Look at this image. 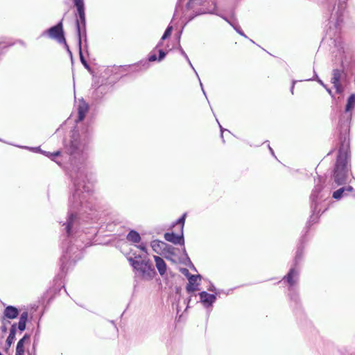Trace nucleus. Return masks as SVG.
I'll list each match as a JSON object with an SVG mask.
<instances>
[{
    "label": "nucleus",
    "mask_w": 355,
    "mask_h": 355,
    "mask_svg": "<svg viewBox=\"0 0 355 355\" xmlns=\"http://www.w3.org/2000/svg\"><path fill=\"white\" fill-rule=\"evenodd\" d=\"M9 319H6V326L8 327V325L10 324V322L8 320Z\"/></svg>",
    "instance_id": "nucleus-38"
},
{
    "label": "nucleus",
    "mask_w": 355,
    "mask_h": 355,
    "mask_svg": "<svg viewBox=\"0 0 355 355\" xmlns=\"http://www.w3.org/2000/svg\"><path fill=\"white\" fill-rule=\"evenodd\" d=\"M0 355H2V354L0 352Z\"/></svg>",
    "instance_id": "nucleus-42"
},
{
    "label": "nucleus",
    "mask_w": 355,
    "mask_h": 355,
    "mask_svg": "<svg viewBox=\"0 0 355 355\" xmlns=\"http://www.w3.org/2000/svg\"><path fill=\"white\" fill-rule=\"evenodd\" d=\"M201 280L200 275H189V283L186 287L188 293L194 292L198 290V286Z\"/></svg>",
    "instance_id": "nucleus-8"
},
{
    "label": "nucleus",
    "mask_w": 355,
    "mask_h": 355,
    "mask_svg": "<svg viewBox=\"0 0 355 355\" xmlns=\"http://www.w3.org/2000/svg\"><path fill=\"white\" fill-rule=\"evenodd\" d=\"M299 272L295 268H291L288 274L284 277L288 284L292 286H294L298 279Z\"/></svg>",
    "instance_id": "nucleus-15"
},
{
    "label": "nucleus",
    "mask_w": 355,
    "mask_h": 355,
    "mask_svg": "<svg viewBox=\"0 0 355 355\" xmlns=\"http://www.w3.org/2000/svg\"><path fill=\"white\" fill-rule=\"evenodd\" d=\"M355 107V94H352L347 99L345 111L346 113L350 112Z\"/></svg>",
    "instance_id": "nucleus-21"
},
{
    "label": "nucleus",
    "mask_w": 355,
    "mask_h": 355,
    "mask_svg": "<svg viewBox=\"0 0 355 355\" xmlns=\"http://www.w3.org/2000/svg\"><path fill=\"white\" fill-rule=\"evenodd\" d=\"M30 336L25 334L21 339H20L17 345L15 355H24V345L26 342H28Z\"/></svg>",
    "instance_id": "nucleus-14"
},
{
    "label": "nucleus",
    "mask_w": 355,
    "mask_h": 355,
    "mask_svg": "<svg viewBox=\"0 0 355 355\" xmlns=\"http://www.w3.org/2000/svg\"><path fill=\"white\" fill-rule=\"evenodd\" d=\"M349 142L346 137L339 149L334 171V180L338 185L344 184L350 170Z\"/></svg>",
    "instance_id": "nucleus-2"
},
{
    "label": "nucleus",
    "mask_w": 355,
    "mask_h": 355,
    "mask_svg": "<svg viewBox=\"0 0 355 355\" xmlns=\"http://www.w3.org/2000/svg\"><path fill=\"white\" fill-rule=\"evenodd\" d=\"M199 295L200 302L206 307L211 306L216 299L214 295L209 294L205 291L200 293Z\"/></svg>",
    "instance_id": "nucleus-11"
},
{
    "label": "nucleus",
    "mask_w": 355,
    "mask_h": 355,
    "mask_svg": "<svg viewBox=\"0 0 355 355\" xmlns=\"http://www.w3.org/2000/svg\"><path fill=\"white\" fill-rule=\"evenodd\" d=\"M233 26V28L241 35L246 37V36L244 35V33L240 30V28L239 26V24H231Z\"/></svg>",
    "instance_id": "nucleus-26"
},
{
    "label": "nucleus",
    "mask_w": 355,
    "mask_h": 355,
    "mask_svg": "<svg viewBox=\"0 0 355 355\" xmlns=\"http://www.w3.org/2000/svg\"><path fill=\"white\" fill-rule=\"evenodd\" d=\"M220 128L221 135L223 136V132H224L225 130V129H223L220 125Z\"/></svg>",
    "instance_id": "nucleus-36"
},
{
    "label": "nucleus",
    "mask_w": 355,
    "mask_h": 355,
    "mask_svg": "<svg viewBox=\"0 0 355 355\" xmlns=\"http://www.w3.org/2000/svg\"><path fill=\"white\" fill-rule=\"evenodd\" d=\"M151 247L153 250L158 254L166 249L168 252L172 253V250H174L172 246H168L165 243L159 241H153L151 243Z\"/></svg>",
    "instance_id": "nucleus-12"
},
{
    "label": "nucleus",
    "mask_w": 355,
    "mask_h": 355,
    "mask_svg": "<svg viewBox=\"0 0 355 355\" xmlns=\"http://www.w3.org/2000/svg\"><path fill=\"white\" fill-rule=\"evenodd\" d=\"M138 248H139L141 250H142V251H144V252H146V245H145L144 244H141V245H139L138 246Z\"/></svg>",
    "instance_id": "nucleus-32"
},
{
    "label": "nucleus",
    "mask_w": 355,
    "mask_h": 355,
    "mask_svg": "<svg viewBox=\"0 0 355 355\" xmlns=\"http://www.w3.org/2000/svg\"><path fill=\"white\" fill-rule=\"evenodd\" d=\"M318 191V188H315V191H313V193H312V197L314 198L315 197V193Z\"/></svg>",
    "instance_id": "nucleus-37"
},
{
    "label": "nucleus",
    "mask_w": 355,
    "mask_h": 355,
    "mask_svg": "<svg viewBox=\"0 0 355 355\" xmlns=\"http://www.w3.org/2000/svg\"><path fill=\"white\" fill-rule=\"evenodd\" d=\"M19 315L18 309L13 306H8L3 311V315L1 318L13 320Z\"/></svg>",
    "instance_id": "nucleus-13"
},
{
    "label": "nucleus",
    "mask_w": 355,
    "mask_h": 355,
    "mask_svg": "<svg viewBox=\"0 0 355 355\" xmlns=\"http://www.w3.org/2000/svg\"><path fill=\"white\" fill-rule=\"evenodd\" d=\"M46 33L48 34L50 38L56 40L59 44H63L67 51H69V46L67 44L64 37L62 24H57V25L51 27L47 31L44 32L43 35Z\"/></svg>",
    "instance_id": "nucleus-5"
},
{
    "label": "nucleus",
    "mask_w": 355,
    "mask_h": 355,
    "mask_svg": "<svg viewBox=\"0 0 355 355\" xmlns=\"http://www.w3.org/2000/svg\"><path fill=\"white\" fill-rule=\"evenodd\" d=\"M295 83H296V81H293V84H292V86H291V91L292 94H293V89H294V85H295Z\"/></svg>",
    "instance_id": "nucleus-33"
},
{
    "label": "nucleus",
    "mask_w": 355,
    "mask_h": 355,
    "mask_svg": "<svg viewBox=\"0 0 355 355\" xmlns=\"http://www.w3.org/2000/svg\"><path fill=\"white\" fill-rule=\"evenodd\" d=\"M185 218H186V214H184L182 215V216L180 218H179L178 220V223H179L180 225L181 232H183V227H184V221H185Z\"/></svg>",
    "instance_id": "nucleus-25"
},
{
    "label": "nucleus",
    "mask_w": 355,
    "mask_h": 355,
    "mask_svg": "<svg viewBox=\"0 0 355 355\" xmlns=\"http://www.w3.org/2000/svg\"><path fill=\"white\" fill-rule=\"evenodd\" d=\"M76 190L70 198L71 213L67 219L66 223H63L65 226V230L69 236L76 233L80 227V223L78 218V211L79 214L87 213L88 211H92L94 203L91 193L93 191L92 184H87L85 181L76 180L75 182Z\"/></svg>",
    "instance_id": "nucleus-1"
},
{
    "label": "nucleus",
    "mask_w": 355,
    "mask_h": 355,
    "mask_svg": "<svg viewBox=\"0 0 355 355\" xmlns=\"http://www.w3.org/2000/svg\"><path fill=\"white\" fill-rule=\"evenodd\" d=\"M180 53H181V54H182V55L185 58V59H186V60H187V61L188 62V63H189V66H190V67H191V69L194 71V72H195V73H196V76L198 77V79H200L199 76H198V74L197 71H196L195 68L193 67V64H191V61H190V60H189V58L188 55H187V53H185V51H184L182 48H180ZM199 81H200V87H201V88H202V92H203L204 94H205V90H204V89H203L202 84V83H201L200 80H199Z\"/></svg>",
    "instance_id": "nucleus-22"
},
{
    "label": "nucleus",
    "mask_w": 355,
    "mask_h": 355,
    "mask_svg": "<svg viewBox=\"0 0 355 355\" xmlns=\"http://www.w3.org/2000/svg\"><path fill=\"white\" fill-rule=\"evenodd\" d=\"M6 320L5 318H1V324H2L1 331L4 333L6 332L7 329H8V327L6 326Z\"/></svg>",
    "instance_id": "nucleus-27"
},
{
    "label": "nucleus",
    "mask_w": 355,
    "mask_h": 355,
    "mask_svg": "<svg viewBox=\"0 0 355 355\" xmlns=\"http://www.w3.org/2000/svg\"><path fill=\"white\" fill-rule=\"evenodd\" d=\"M85 24H82L83 27H81L80 24H76V29H77L78 34V42H79L80 46V44H81V37H82L81 30H82V28H83L85 30ZM80 60H81L83 64H85V62L84 58L83 57L80 49Z\"/></svg>",
    "instance_id": "nucleus-23"
},
{
    "label": "nucleus",
    "mask_w": 355,
    "mask_h": 355,
    "mask_svg": "<svg viewBox=\"0 0 355 355\" xmlns=\"http://www.w3.org/2000/svg\"><path fill=\"white\" fill-rule=\"evenodd\" d=\"M159 56L158 60L160 61L164 58V57L166 56V53L162 49L159 50Z\"/></svg>",
    "instance_id": "nucleus-28"
},
{
    "label": "nucleus",
    "mask_w": 355,
    "mask_h": 355,
    "mask_svg": "<svg viewBox=\"0 0 355 355\" xmlns=\"http://www.w3.org/2000/svg\"><path fill=\"white\" fill-rule=\"evenodd\" d=\"M269 149H270V151L271 152V153L272 155H274V152H273V150L269 146Z\"/></svg>",
    "instance_id": "nucleus-39"
},
{
    "label": "nucleus",
    "mask_w": 355,
    "mask_h": 355,
    "mask_svg": "<svg viewBox=\"0 0 355 355\" xmlns=\"http://www.w3.org/2000/svg\"><path fill=\"white\" fill-rule=\"evenodd\" d=\"M84 149L85 146L79 140L73 138V139L71 142L69 151L70 154L75 155L76 154L83 153Z\"/></svg>",
    "instance_id": "nucleus-9"
},
{
    "label": "nucleus",
    "mask_w": 355,
    "mask_h": 355,
    "mask_svg": "<svg viewBox=\"0 0 355 355\" xmlns=\"http://www.w3.org/2000/svg\"><path fill=\"white\" fill-rule=\"evenodd\" d=\"M342 73V71L339 69H334L332 71V78L331 82L336 88V92L338 94H341L343 92V87L340 83Z\"/></svg>",
    "instance_id": "nucleus-7"
},
{
    "label": "nucleus",
    "mask_w": 355,
    "mask_h": 355,
    "mask_svg": "<svg viewBox=\"0 0 355 355\" xmlns=\"http://www.w3.org/2000/svg\"><path fill=\"white\" fill-rule=\"evenodd\" d=\"M324 88L326 89V90L327 91V92H328L330 95H331V90L330 89H329L327 86H326V87H324Z\"/></svg>",
    "instance_id": "nucleus-35"
},
{
    "label": "nucleus",
    "mask_w": 355,
    "mask_h": 355,
    "mask_svg": "<svg viewBox=\"0 0 355 355\" xmlns=\"http://www.w3.org/2000/svg\"><path fill=\"white\" fill-rule=\"evenodd\" d=\"M128 260L144 279H150L155 275V272L149 260L143 259L141 255H130Z\"/></svg>",
    "instance_id": "nucleus-3"
},
{
    "label": "nucleus",
    "mask_w": 355,
    "mask_h": 355,
    "mask_svg": "<svg viewBox=\"0 0 355 355\" xmlns=\"http://www.w3.org/2000/svg\"><path fill=\"white\" fill-rule=\"evenodd\" d=\"M88 111V105L83 101L80 100L78 107V121H83Z\"/></svg>",
    "instance_id": "nucleus-16"
},
{
    "label": "nucleus",
    "mask_w": 355,
    "mask_h": 355,
    "mask_svg": "<svg viewBox=\"0 0 355 355\" xmlns=\"http://www.w3.org/2000/svg\"><path fill=\"white\" fill-rule=\"evenodd\" d=\"M127 240L134 243H138L141 240V236L138 232L132 230L127 235Z\"/></svg>",
    "instance_id": "nucleus-20"
},
{
    "label": "nucleus",
    "mask_w": 355,
    "mask_h": 355,
    "mask_svg": "<svg viewBox=\"0 0 355 355\" xmlns=\"http://www.w3.org/2000/svg\"><path fill=\"white\" fill-rule=\"evenodd\" d=\"M28 317V312L24 311L20 315L18 324L14 323L13 324H12L9 336H8L6 341V350H8L13 343L15 339L17 328H18L21 331L25 330Z\"/></svg>",
    "instance_id": "nucleus-4"
},
{
    "label": "nucleus",
    "mask_w": 355,
    "mask_h": 355,
    "mask_svg": "<svg viewBox=\"0 0 355 355\" xmlns=\"http://www.w3.org/2000/svg\"><path fill=\"white\" fill-rule=\"evenodd\" d=\"M164 239L171 243H173V244H180L184 245V236H183V232H181L180 235H176L174 233H166L164 234Z\"/></svg>",
    "instance_id": "nucleus-10"
},
{
    "label": "nucleus",
    "mask_w": 355,
    "mask_h": 355,
    "mask_svg": "<svg viewBox=\"0 0 355 355\" xmlns=\"http://www.w3.org/2000/svg\"><path fill=\"white\" fill-rule=\"evenodd\" d=\"M201 3V0H189L184 12L185 20H192L194 15L203 13L204 11L198 9V6Z\"/></svg>",
    "instance_id": "nucleus-6"
},
{
    "label": "nucleus",
    "mask_w": 355,
    "mask_h": 355,
    "mask_svg": "<svg viewBox=\"0 0 355 355\" xmlns=\"http://www.w3.org/2000/svg\"><path fill=\"white\" fill-rule=\"evenodd\" d=\"M154 259L155 261L156 268H157L159 274L161 275H164L166 271V265L163 259L158 256H154Z\"/></svg>",
    "instance_id": "nucleus-17"
},
{
    "label": "nucleus",
    "mask_w": 355,
    "mask_h": 355,
    "mask_svg": "<svg viewBox=\"0 0 355 355\" xmlns=\"http://www.w3.org/2000/svg\"><path fill=\"white\" fill-rule=\"evenodd\" d=\"M352 191H353V188L351 186H347L346 187H342L334 192L333 197L335 199H340L343 196V195L345 192L350 193Z\"/></svg>",
    "instance_id": "nucleus-18"
},
{
    "label": "nucleus",
    "mask_w": 355,
    "mask_h": 355,
    "mask_svg": "<svg viewBox=\"0 0 355 355\" xmlns=\"http://www.w3.org/2000/svg\"><path fill=\"white\" fill-rule=\"evenodd\" d=\"M157 60V56L155 54H151L149 58H148V60L150 62H153V61H155Z\"/></svg>",
    "instance_id": "nucleus-30"
},
{
    "label": "nucleus",
    "mask_w": 355,
    "mask_h": 355,
    "mask_svg": "<svg viewBox=\"0 0 355 355\" xmlns=\"http://www.w3.org/2000/svg\"><path fill=\"white\" fill-rule=\"evenodd\" d=\"M181 271L188 279H189V275H191L189 273V270L186 268L182 269Z\"/></svg>",
    "instance_id": "nucleus-29"
},
{
    "label": "nucleus",
    "mask_w": 355,
    "mask_h": 355,
    "mask_svg": "<svg viewBox=\"0 0 355 355\" xmlns=\"http://www.w3.org/2000/svg\"><path fill=\"white\" fill-rule=\"evenodd\" d=\"M161 45V42L157 44V48H158Z\"/></svg>",
    "instance_id": "nucleus-41"
},
{
    "label": "nucleus",
    "mask_w": 355,
    "mask_h": 355,
    "mask_svg": "<svg viewBox=\"0 0 355 355\" xmlns=\"http://www.w3.org/2000/svg\"><path fill=\"white\" fill-rule=\"evenodd\" d=\"M316 80L324 87H326V85L321 80L318 76H316Z\"/></svg>",
    "instance_id": "nucleus-31"
},
{
    "label": "nucleus",
    "mask_w": 355,
    "mask_h": 355,
    "mask_svg": "<svg viewBox=\"0 0 355 355\" xmlns=\"http://www.w3.org/2000/svg\"><path fill=\"white\" fill-rule=\"evenodd\" d=\"M172 30H173V27L172 26H168V28L165 31L163 36L162 37L161 40H164L166 38H168V37H170V35H171Z\"/></svg>",
    "instance_id": "nucleus-24"
},
{
    "label": "nucleus",
    "mask_w": 355,
    "mask_h": 355,
    "mask_svg": "<svg viewBox=\"0 0 355 355\" xmlns=\"http://www.w3.org/2000/svg\"><path fill=\"white\" fill-rule=\"evenodd\" d=\"M59 154H60V152L57 151L54 154H51V155L53 157H55V156H58Z\"/></svg>",
    "instance_id": "nucleus-34"
},
{
    "label": "nucleus",
    "mask_w": 355,
    "mask_h": 355,
    "mask_svg": "<svg viewBox=\"0 0 355 355\" xmlns=\"http://www.w3.org/2000/svg\"><path fill=\"white\" fill-rule=\"evenodd\" d=\"M209 291H214L215 290V288H214V286H212L209 289Z\"/></svg>",
    "instance_id": "nucleus-40"
},
{
    "label": "nucleus",
    "mask_w": 355,
    "mask_h": 355,
    "mask_svg": "<svg viewBox=\"0 0 355 355\" xmlns=\"http://www.w3.org/2000/svg\"><path fill=\"white\" fill-rule=\"evenodd\" d=\"M73 1L75 3L76 6L77 7L78 12L80 18V20L82 21V22H84L85 19L83 10V0H73Z\"/></svg>",
    "instance_id": "nucleus-19"
}]
</instances>
